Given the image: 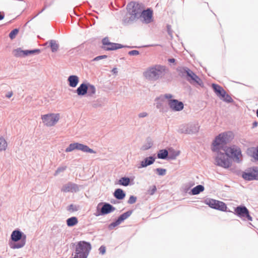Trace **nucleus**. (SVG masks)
I'll return each instance as SVG.
<instances>
[{
	"instance_id": "obj_41",
	"label": "nucleus",
	"mask_w": 258,
	"mask_h": 258,
	"mask_svg": "<svg viewBox=\"0 0 258 258\" xmlns=\"http://www.w3.org/2000/svg\"><path fill=\"white\" fill-rule=\"evenodd\" d=\"M19 32V29L18 28H15V29H14L13 30H12L9 34V36L11 40H13L14 38H15L16 35L18 34Z\"/></svg>"
},
{
	"instance_id": "obj_18",
	"label": "nucleus",
	"mask_w": 258,
	"mask_h": 258,
	"mask_svg": "<svg viewBox=\"0 0 258 258\" xmlns=\"http://www.w3.org/2000/svg\"><path fill=\"white\" fill-rule=\"evenodd\" d=\"M79 190L78 185L71 182L63 185L61 189V191L64 192H76Z\"/></svg>"
},
{
	"instance_id": "obj_42",
	"label": "nucleus",
	"mask_w": 258,
	"mask_h": 258,
	"mask_svg": "<svg viewBox=\"0 0 258 258\" xmlns=\"http://www.w3.org/2000/svg\"><path fill=\"white\" fill-rule=\"evenodd\" d=\"M187 124H182L179 126L178 129V132L180 134H187Z\"/></svg>"
},
{
	"instance_id": "obj_57",
	"label": "nucleus",
	"mask_w": 258,
	"mask_h": 258,
	"mask_svg": "<svg viewBox=\"0 0 258 258\" xmlns=\"http://www.w3.org/2000/svg\"><path fill=\"white\" fill-rule=\"evenodd\" d=\"M168 61L170 63H175L176 61V59L174 58H168Z\"/></svg>"
},
{
	"instance_id": "obj_35",
	"label": "nucleus",
	"mask_w": 258,
	"mask_h": 258,
	"mask_svg": "<svg viewBox=\"0 0 258 258\" xmlns=\"http://www.w3.org/2000/svg\"><path fill=\"white\" fill-rule=\"evenodd\" d=\"M14 55L16 57H25L24 55V50L21 49V48H18L14 49L13 51Z\"/></svg>"
},
{
	"instance_id": "obj_3",
	"label": "nucleus",
	"mask_w": 258,
	"mask_h": 258,
	"mask_svg": "<svg viewBox=\"0 0 258 258\" xmlns=\"http://www.w3.org/2000/svg\"><path fill=\"white\" fill-rule=\"evenodd\" d=\"M233 134L231 132H224L219 134L213 141L212 151H218L223 150L226 145L230 143L233 139Z\"/></svg>"
},
{
	"instance_id": "obj_45",
	"label": "nucleus",
	"mask_w": 258,
	"mask_h": 258,
	"mask_svg": "<svg viewBox=\"0 0 258 258\" xmlns=\"http://www.w3.org/2000/svg\"><path fill=\"white\" fill-rule=\"evenodd\" d=\"M157 173L160 176H164L166 173V169L161 168H157L155 169Z\"/></svg>"
},
{
	"instance_id": "obj_62",
	"label": "nucleus",
	"mask_w": 258,
	"mask_h": 258,
	"mask_svg": "<svg viewBox=\"0 0 258 258\" xmlns=\"http://www.w3.org/2000/svg\"><path fill=\"white\" fill-rule=\"evenodd\" d=\"M256 116H257V117L258 118V109L256 110Z\"/></svg>"
},
{
	"instance_id": "obj_44",
	"label": "nucleus",
	"mask_w": 258,
	"mask_h": 258,
	"mask_svg": "<svg viewBox=\"0 0 258 258\" xmlns=\"http://www.w3.org/2000/svg\"><path fill=\"white\" fill-rule=\"evenodd\" d=\"M252 152L251 156L254 158L256 160L258 161V147L255 149H252V150H250Z\"/></svg>"
},
{
	"instance_id": "obj_48",
	"label": "nucleus",
	"mask_w": 258,
	"mask_h": 258,
	"mask_svg": "<svg viewBox=\"0 0 258 258\" xmlns=\"http://www.w3.org/2000/svg\"><path fill=\"white\" fill-rule=\"evenodd\" d=\"M107 57V55H99L93 59V61H98L100 59L106 58Z\"/></svg>"
},
{
	"instance_id": "obj_8",
	"label": "nucleus",
	"mask_w": 258,
	"mask_h": 258,
	"mask_svg": "<svg viewBox=\"0 0 258 258\" xmlns=\"http://www.w3.org/2000/svg\"><path fill=\"white\" fill-rule=\"evenodd\" d=\"M115 210V208L112 205L106 202L99 203L97 207L95 216H99L107 215Z\"/></svg>"
},
{
	"instance_id": "obj_47",
	"label": "nucleus",
	"mask_w": 258,
	"mask_h": 258,
	"mask_svg": "<svg viewBox=\"0 0 258 258\" xmlns=\"http://www.w3.org/2000/svg\"><path fill=\"white\" fill-rule=\"evenodd\" d=\"M66 169H67L66 166H61V167H58L55 172V175H56L60 172L64 171Z\"/></svg>"
},
{
	"instance_id": "obj_10",
	"label": "nucleus",
	"mask_w": 258,
	"mask_h": 258,
	"mask_svg": "<svg viewBox=\"0 0 258 258\" xmlns=\"http://www.w3.org/2000/svg\"><path fill=\"white\" fill-rule=\"evenodd\" d=\"M74 150H80L85 153H96L94 150L90 148L87 145L77 142L70 144L69 147L66 149L65 152H70Z\"/></svg>"
},
{
	"instance_id": "obj_56",
	"label": "nucleus",
	"mask_w": 258,
	"mask_h": 258,
	"mask_svg": "<svg viewBox=\"0 0 258 258\" xmlns=\"http://www.w3.org/2000/svg\"><path fill=\"white\" fill-rule=\"evenodd\" d=\"M5 18V13L0 11V21L3 20Z\"/></svg>"
},
{
	"instance_id": "obj_37",
	"label": "nucleus",
	"mask_w": 258,
	"mask_h": 258,
	"mask_svg": "<svg viewBox=\"0 0 258 258\" xmlns=\"http://www.w3.org/2000/svg\"><path fill=\"white\" fill-rule=\"evenodd\" d=\"M8 144L6 140L2 136H0V152L5 151L7 149Z\"/></svg>"
},
{
	"instance_id": "obj_22",
	"label": "nucleus",
	"mask_w": 258,
	"mask_h": 258,
	"mask_svg": "<svg viewBox=\"0 0 258 258\" xmlns=\"http://www.w3.org/2000/svg\"><path fill=\"white\" fill-rule=\"evenodd\" d=\"M117 183L124 186L132 185L134 184V179L126 176L122 177L118 180Z\"/></svg>"
},
{
	"instance_id": "obj_64",
	"label": "nucleus",
	"mask_w": 258,
	"mask_h": 258,
	"mask_svg": "<svg viewBox=\"0 0 258 258\" xmlns=\"http://www.w3.org/2000/svg\"><path fill=\"white\" fill-rule=\"evenodd\" d=\"M72 244H73V246H74L75 245V243H72Z\"/></svg>"
},
{
	"instance_id": "obj_24",
	"label": "nucleus",
	"mask_w": 258,
	"mask_h": 258,
	"mask_svg": "<svg viewBox=\"0 0 258 258\" xmlns=\"http://www.w3.org/2000/svg\"><path fill=\"white\" fill-rule=\"evenodd\" d=\"M68 81L70 87L75 88L79 82V78L76 75H71L68 77Z\"/></svg>"
},
{
	"instance_id": "obj_13",
	"label": "nucleus",
	"mask_w": 258,
	"mask_h": 258,
	"mask_svg": "<svg viewBox=\"0 0 258 258\" xmlns=\"http://www.w3.org/2000/svg\"><path fill=\"white\" fill-rule=\"evenodd\" d=\"M242 177L245 180L251 181L258 180V167L249 168L242 172Z\"/></svg>"
},
{
	"instance_id": "obj_30",
	"label": "nucleus",
	"mask_w": 258,
	"mask_h": 258,
	"mask_svg": "<svg viewBox=\"0 0 258 258\" xmlns=\"http://www.w3.org/2000/svg\"><path fill=\"white\" fill-rule=\"evenodd\" d=\"M133 210H130L120 215L118 218L117 219L119 221V222L121 223L124 220L128 218L133 213Z\"/></svg>"
},
{
	"instance_id": "obj_34",
	"label": "nucleus",
	"mask_w": 258,
	"mask_h": 258,
	"mask_svg": "<svg viewBox=\"0 0 258 258\" xmlns=\"http://www.w3.org/2000/svg\"><path fill=\"white\" fill-rule=\"evenodd\" d=\"M88 88L87 96L90 97L93 96L95 94L96 91L95 86L88 83Z\"/></svg>"
},
{
	"instance_id": "obj_59",
	"label": "nucleus",
	"mask_w": 258,
	"mask_h": 258,
	"mask_svg": "<svg viewBox=\"0 0 258 258\" xmlns=\"http://www.w3.org/2000/svg\"><path fill=\"white\" fill-rule=\"evenodd\" d=\"M258 122L255 121H254L252 124V127L254 128L256 127L257 126Z\"/></svg>"
},
{
	"instance_id": "obj_25",
	"label": "nucleus",
	"mask_w": 258,
	"mask_h": 258,
	"mask_svg": "<svg viewBox=\"0 0 258 258\" xmlns=\"http://www.w3.org/2000/svg\"><path fill=\"white\" fill-rule=\"evenodd\" d=\"M114 197L118 200H122L125 197V191L121 188H116L113 194Z\"/></svg>"
},
{
	"instance_id": "obj_14",
	"label": "nucleus",
	"mask_w": 258,
	"mask_h": 258,
	"mask_svg": "<svg viewBox=\"0 0 258 258\" xmlns=\"http://www.w3.org/2000/svg\"><path fill=\"white\" fill-rule=\"evenodd\" d=\"M234 213L240 218L246 219L248 221L252 220V218L250 215L248 210L245 206L240 205L236 207L234 209Z\"/></svg>"
},
{
	"instance_id": "obj_6",
	"label": "nucleus",
	"mask_w": 258,
	"mask_h": 258,
	"mask_svg": "<svg viewBox=\"0 0 258 258\" xmlns=\"http://www.w3.org/2000/svg\"><path fill=\"white\" fill-rule=\"evenodd\" d=\"M223 151L227 157L232 159L234 162L239 163L242 161V154L241 149L237 146L232 145L225 147Z\"/></svg>"
},
{
	"instance_id": "obj_54",
	"label": "nucleus",
	"mask_w": 258,
	"mask_h": 258,
	"mask_svg": "<svg viewBox=\"0 0 258 258\" xmlns=\"http://www.w3.org/2000/svg\"><path fill=\"white\" fill-rule=\"evenodd\" d=\"M148 115L147 113L145 112H143L139 114V117L140 118H143L147 116Z\"/></svg>"
},
{
	"instance_id": "obj_32",
	"label": "nucleus",
	"mask_w": 258,
	"mask_h": 258,
	"mask_svg": "<svg viewBox=\"0 0 258 258\" xmlns=\"http://www.w3.org/2000/svg\"><path fill=\"white\" fill-rule=\"evenodd\" d=\"M153 145L152 139L150 138H148L146 139V143L142 146L141 150L146 151L151 148Z\"/></svg>"
},
{
	"instance_id": "obj_17",
	"label": "nucleus",
	"mask_w": 258,
	"mask_h": 258,
	"mask_svg": "<svg viewBox=\"0 0 258 258\" xmlns=\"http://www.w3.org/2000/svg\"><path fill=\"white\" fill-rule=\"evenodd\" d=\"M168 104L171 109L174 111H180L184 108L183 103L175 99L169 100Z\"/></svg>"
},
{
	"instance_id": "obj_52",
	"label": "nucleus",
	"mask_w": 258,
	"mask_h": 258,
	"mask_svg": "<svg viewBox=\"0 0 258 258\" xmlns=\"http://www.w3.org/2000/svg\"><path fill=\"white\" fill-rule=\"evenodd\" d=\"M167 31L169 35L172 37V31L171 30V26L170 25H167Z\"/></svg>"
},
{
	"instance_id": "obj_49",
	"label": "nucleus",
	"mask_w": 258,
	"mask_h": 258,
	"mask_svg": "<svg viewBox=\"0 0 258 258\" xmlns=\"http://www.w3.org/2000/svg\"><path fill=\"white\" fill-rule=\"evenodd\" d=\"M128 54L131 56L138 55L140 54V52L137 50H133L128 51Z\"/></svg>"
},
{
	"instance_id": "obj_26",
	"label": "nucleus",
	"mask_w": 258,
	"mask_h": 258,
	"mask_svg": "<svg viewBox=\"0 0 258 258\" xmlns=\"http://www.w3.org/2000/svg\"><path fill=\"white\" fill-rule=\"evenodd\" d=\"M187 134H194L198 133L199 130V126L195 123H190L187 124Z\"/></svg>"
},
{
	"instance_id": "obj_12",
	"label": "nucleus",
	"mask_w": 258,
	"mask_h": 258,
	"mask_svg": "<svg viewBox=\"0 0 258 258\" xmlns=\"http://www.w3.org/2000/svg\"><path fill=\"white\" fill-rule=\"evenodd\" d=\"M41 119L43 122L47 126H53L59 120V114L49 113L42 115Z\"/></svg>"
},
{
	"instance_id": "obj_2",
	"label": "nucleus",
	"mask_w": 258,
	"mask_h": 258,
	"mask_svg": "<svg viewBox=\"0 0 258 258\" xmlns=\"http://www.w3.org/2000/svg\"><path fill=\"white\" fill-rule=\"evenodd\" d=\"M26 238L25 234L19 229H16L11 234L9 245L13 249L21 248L26 244Z\"/></svg>"
},
{
	"instance_id": "obj_39",
	"label": "nucleus",
	"mask_w": 258,
	"mask_h": 258,
	"mask_svg": "<svg viewBox=\"0 0 258 258\" xmlns=\"http://www.w3.org/2000/svg\"><path fill=\"white\" fill-rule=\"evenodd\" d=\"M220 99L224 102L228 103L234 102V100L230 96V95L227 94L226 93L225 94L223 97H222Z\"/></svg>"
},
{
	"instance_id": "obj_21",
	"label": "nucleus",
	"mask_w": 258,
	"mask_h": 258,
	"mask_svg": "<svg viewBox=\"0 0 258 258\" xmlns=\"http://www.w3.org/2000/svg\"><path fill=\"white\" fill-rule=\"evenodd\" d=\"M88 91V83H83L76 89V92L78 96H83L87 94Z\"/></svg>"
},
{
	"instance_id": "obj_31",
	"label": "nucleus",
	"mask_w": 258,
	"mask_h": 258,
	"mask_svg": "<svg viewBox=\"0 0 258 258\" xmlns=\"http://www.w3.org/2000/svg\"><path fill=\"white\" fill-rule=\"evenodd\" d=\"M66 223L68 227H73L78 224V220L76 217H71L67 219Z\"/></svg>"
},
{
	"instance_id": "obj_7",
	"label": "nucleus",
	"mask_w": 258,
	"mask_h": 258,
	"mask_svg": "<svg viewBox=\"0 0 258 258\" xmlns=\"http://www.w3.org/2000/svg\"><path fill=\"white\" fill-rule=\"evenodd\" d=\"M102 49L106 51L115 50L118 49L127 47L129 48H138L137 46L123 45L120 43L111 42L107 37H105L101 40Z\"/></svg>"
},
{
	"instance_id": "obj_63",
	"label": "nucleus",
	"mask_w": 258,
	"mask_h": 258,
	"mask_svg": "<svg viewBox=\"0 0 258 258\" xmlns=\"http://www.w3.org/2000/svg\"><path fill=\"white\" fill-rule=\"evenodd\" d=\"M111 203H113V204H115V203L114 201H111Z\"/></svg>"
},
{
	"instance_id": "obj_40",
	"label": "nucleus",
	"mask_w": 258,
	"mask_h": 258,
	"mask_svg": "<svg viewBox=\"0 0 258 258\" xmlns=\"http://www.w3.org/2000/svg\"><path fill=\"white\" fill-rule=\"evenodd\" d=\"M79 210H80V206L74 205L73 204L70 205L67 207V210L71 212H76L78 211Z\"/></svg>"
},
{
	"instance_id": "obj_20",
	"label": "nucleus",
	"mask_w": 258,
	"mask_h": 258,
	"mask_svg": "<svg viewBox=\"0 0 258 258\" xmlns=\"http://www.w3.org/2000/svg\"><path fill=\"white\" fill-rule=\"evenodd\" d=\"M155 160V157L153 156L145 158L143 161L140 162V165L138 166L139 168H145L148 166L153 164Z\"/></svg>"
},
{
	"instance_id": "obj_46",
	"label": "nucleus",
	"mask_w": 258,
	"mask_h": 258,
	"mask_svg": "<svg viewBox=\"0 0 258 258\" xmlns=\"http://www.w3.org/2000/svg\"><path fill=\"white\" fill-rule=\"evenodd\" d=\"M137 201V197L134 196H131L129 198V199L127 201V203L129 204H133Z\"/></svg>"
},
{
	"instance_id": "obj_53",
	"label": "nucleus",
	"mask_w": 258,
	"mask_h": 258,
	"mask_svg": "<svg viewBox=\"0 0 258 258\" xmlns=\"http://www.w3.org/2000/svg\"><path fill=\"white\" fill-rule=\"evenodd\" d=\"M53 2H51L49 4H47V3H45V5H44V8L41 10V11L40 12H39L38 13V14H37V15H39V14L41 13L43 11H44L47 8L50 7L52 4Z\"/></svg>"
},
{
	"instance_id": "obj_9",
	"label": "nucleus",
	"mask_w": 258,
	"mask_h": 258,
	"mask_svg": "<svg viewBox=\"0 0 258 258\" xmlns=\"http://www.w3.org/2000/svg\"><path fill=\"white\" fill-rule=\"evenodd\" d=\"M217 156L215 157L216 165L224 168H228L232 165V162L228 159L225 152L220 151H215Z\"/></svg>"
},
{
	"instance_id": "obj_58",
	"label": "nucleus",
	"mask_w": 258,
	"mask_h": 258,
	"mask_svg": "<svg viewBox=\"0 0 258 258\" xmlns=\"http://www.w3.org/2000/svg\"><path fill=\"white\" fill-rule=\"evenodd\" d=\"M13 95V92L12 91L11 92H9L6 95V96L8 98H11Z\"/></svg>"
},
{
	"instance_id": "obj_27",
	"label": "nucleus",
	"mask_w": 258,
	"mask_h": 258,
	"mask_svg": "<svg viewBox=\"0 0 258 258\" xmlns=\"http://www.w3.org/2000/svg\"><path fill=\"white\" fill-rule=\"evenodd\" d=\"M205 187L202 185H198L191 189L189 194L190 195H197L203 191Z\"/></svg>"
},
{
	"instance_id": "obj_33",
	"label": "nucleus",
	"mask_w": 258,
	"mask_h": 258,
	"mask_svg": "<svg viewBox=\"0 0 258 258\" xmlns=\"http://www.w3.org/2000/svg\"><path fill=\"white\" fill-rule=\"evenodd\" d=\"M179 154V151H175L172 148L169 149L168 151V160H173L175 159L177 156Z\"/></svg>"
},
{
	"instance_id": "obj_50",
	"label": "nucleus",
	"mask_w": 258,
	"mask_h": 258,
	"mask_svg": "<svg viewBox=\"0 0 258 258\" xmlns=\"http://www.w3.org/2000/svg\"><path fill=\"white\" fill-rule=\"evenodd\" d=\"M99 253L101 254H104L106 252V247L104 245H101L99 248Z\"/></svg>"
},
{
	"instance_id": "obj_55",
	"label": "nucleus",
	"mask_w": 258,
	"mask_h": 258,
	"mask_svg": "<svg viewBox=\"0 0 258 258\" xmlns=\"http://www.w3.org/2000/svg\"><path fill=\"white\" fill-rule=\"evenodd\" d=\"M172 97V95L170 94H165L164 95V98L166 99H172L171 98Z\"/></svg>"
},
{
	"instance_id": "obj_28",
	"label": "nucleus",
	"mask_w": 258,
	"mask_h": 258,
	"mask_svg": "<svg viewBox=\"0 0 258 258\" xmlns=\"http://www.w3.org/2000/svg\"><path fill=\"white\" fill-rule=\"evenodd\" d=\"M47 43H49V47L52 52H56L58 50L59 45L55 40H50Z\"/></svg>"
},
{
	"instance_id": "obj_43",
	"label": "nucleus",
	"mask_w": 258,
	"mask_h": 258,
	"mask_svg": "<svg viewBox=\"0 0 258 258\" xmlns=\"http://www.w3.org/2000/svg\"><path fill=\"white\" fill-rule=\"evenodd\" d=\"M120 224V223L119 222V221L117 219H116L114 222L111 223L110 224H109L108 225V229L109 230H112L114 228H115V227H116L117 226H118V225H119Z\"/></svg>"
},
{
	"instance_id": "obj_11",
	"label": "nucleus",
	"mask_w": 258,
	"mask_h": 258,
	"mask_svg": "<svg viewBox=\"0 0 258 258\" xmlns=\"http://www.w3.org/2000/svg\"><path fill=\"white\" fill-rule=\"evenodd\" d=\"M205 203L212 209L223 212L226 211L227 208L225 203L213 199H208L206 200Z\"/></svg>"
},
{
	"instance_id": "obj_23",
	"label": "nucleus",
	"mask_w": 258,
	"mask_h": 258,
	"mask_svg": "<svg viewBox=\"0 0 258 258\" xmlns=\"http://www.w3.org/2000/svg\"><path fill=\"white\" fill-rule=\"evenodd\" d=\"M156 73L158 74V80L162 78L168 71V69L166 66L160 64H156Z\"/></svg>"
},
{
	"instance_id": "obj_4",
	"label": "nucleus",
	"mask_w": 258,
	"mask_h": 258,
	"mask_svg": "<svg viewBox=\"0 0 258 258\" xmlns=\"http://www.w3.org/2000/svg\"><path fill=\"white\" fill-rule=\"evenodd\" d=\"M176 70L179 76L186 79L190 84H196L202 87H204V83L201 79L188 68L179 67Z\"/></svg>"
},
{
	"instance_id": "obj_29",
	"label": "nucleus",
	"mask_w": 258,
	"mask_h": 258,
	"mask_svg": "<svg viewBox=\"0 0 258 258\" xmlns=\"http://www.w3.org/2000/svg\"><path fill=\"white\" fill-rule=\"evenodd\" d=\"M157 158L160 159H168V151L166 149L160 150L157 153Z\"/></svg>"
},
{
	"instance_id": "obj_16",
	"label": "nucleus",
	"mask_w": 258,
	"mask_h": 258,
	"mask_svg": "<svg viewBox=\"0 0 258 258\" xmlns=\"http://www.w3.org/2000/svg\"><path fill=\"white\" fill-rule=\"evenodd\" d=\"M141 18H143V22L146 24H149L153 21V11L150 8L145 10H142Z\"/></svg>"
},
{
	"instance_id": "obj_36",
	"label": "nucleus",
	"mask_w": 258,
	"mask_h": 258,
	"mask_svg": "<svg viewBox=\"0 0 258 258\" xmlns=\"http://www.w3.org/2000/svg\"><path fill=\"white\" fill-rule=\"evenodd\" d=\"M155 100L156 101V108L159 109L160 111H164V104L163 102V99L162 100H160V98L159 97H158L156 98Z\"/></svg>"
},
{
	"instance_id": "obj_38",
	"label": "nucleus",
	"mask_w": 258,
	"mask_h": 258,
	"mask_svg": "<svg viewBox=\"0 0 258 258\" xmlns=\"http://www.w3.org/2000/svg\"><path fill=\"white\" fill-rule=\"evenodd\" d=\"M40 49H34L32 50H24V55L25 56L34 54H39L40 52Z\"/></svg>"
},
{
	"instance_id": "obj_5",
	"label": "nucleus",
	"mask_w": 258,
	"mask_h": 258,
	"mask_svg": "<svg viewBox=\"0 0 258 258\" xmlns=\"http://www.w3.org/2000/svg\"><path fill=\"white\" fill-rule=\"evenodd\" d=\"M91 248L89 242L79 241L76 246L75 256L73 258H87Z\"/></svg>"
},
{
	"instance_id": "obj_60",
	"label": "nucleus",
	"mask_w": 258,
	"mask_h": 258,
	"mask_svg": "<svg viewBox=\"0 0 258 258\" xmlns=\"http://www.w3.org/2000/svg\"><path fill=\"white\" fill-rule=\"evenodd\" d=\"M113 74H117L118 73L117 69L116 68H114L111 71Z\"/></svg>"
},
{
	"instance_id": "obj_19",
	"label": "nucleus",
	"mask_w": 258,
	"mask_h": 258,
	"mask_svg": "<svg viewBox=\"0 0 258 258\" xmlns=\"http://www.w3.org/2000/svg\"><path fill=\"white\" fill-rule=\"evenodd\" d=\"M212 88L214 92V93L216 94V95L221 98L226 93L225 90L219 85L213 83L212 84Z\"/></svg>"
},
{
	"instance_id": "obj_61",
	"label": "nucleus",
	"mask_w": 258,
	"mask_h": 258,
	"mask_svg": "<svg viewBox=\"0 0 258 258\" xmlns=\"http://www.w3.org/2000/svg\"><path fill=\"white\" fill-rule=\"evenodd\" d=\"M159 45L158 44H152V45H148L147 46H158Z\"/></svg>"
},
{
	"instance_id": "obj_1",
	"label": "nucleus",
	"mask_w": 258,
	"mask_h": 258,
	"mask_svg": "<svg viewBox=\"0 0 258 258\" xmlns=\"http://www.w3.org/2000/svg\"><path fill=\"white\" fill-rule=\"evenodd\" d=\"M126 10L130 17L123 18L122 20L123 24L130 23L141 18L142 7L138 3L132 2L128 3L126 6Z\"/></svg>"
},
{
	"instance_id": "obj_51",
	"label": "nucleus",
	"mask_w": 258,
	"mask_h": 258,
	"mask_svg": "<svg viewBox=\"0 0 258 258\" xmlns=\"http://www.w3.org/2000/svg\"><path fill=\"white\" fill-rule=\"evenodd\" d=\"M157 188L155 185H153L152 188L149 189L148 190V192L150 195H153L154 194L155 192L156 191Z\"/></svg>"
},
{
	"instance_id": "obj_15",
	"label": "nucleus",
	"mask_w": 258,
	"mask_h": 258,
	"mask_svg": "<svg viewBox=\"0 0 258 258\" xmlns=\"http://www.w3.org/2000/svg\"><path fill=\"white\" fill-rule=\"evenodd\" d=\"M156 64L149 67L143 73L144 76L148 80L150 81H156L158 80V74L156 73Z\"/></svg>"
}]
</instances>
